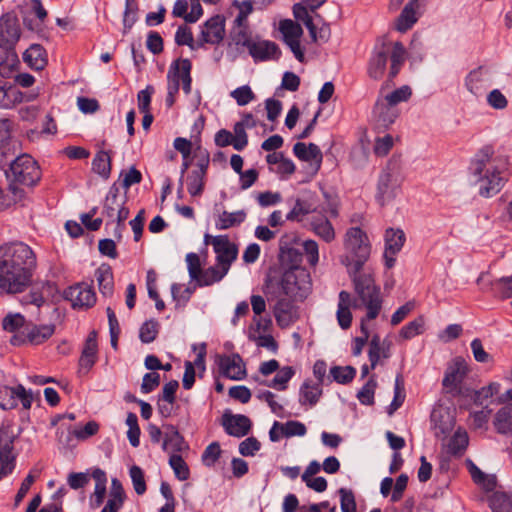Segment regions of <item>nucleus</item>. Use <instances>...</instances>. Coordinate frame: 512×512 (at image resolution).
Here are the masks:
<instances>
[{
    "instance_id": "obj_1",
    "label": "nucleus",
    "mask_w": 512,
    "mask_h": 512,
    "mask_svg": "<svg viewBox=\"0 0 512 512\" xmlns=\"http://www.w3.org/2000/svg\"><path fill=\"white\" fill-rule=\"evenodd\" d=\"M37 259L30 246L21 241L0 246V292L18 294L33 281Z\"/></svg>"
},
{
    "instance_id": "obj_2",
    "label": "nucleus",
    "mask_w": 512,
    "mask_h": 512,
    "mask_svg": "<svg viewBox=\"0 0 512 512\" xmlns=\"http://www.w3.org/2000/svg\"><path fill=\"white\" fill-rule=\"evenodd\" d=\"M494 154L491 145L483 146L471 159L469 167L471 174L477 178L479 194L486 198L499 193L506 182L502 176L506 163Z\"/></svg>"
},
{
    "instance_id": "obj_3",
    "label": "nucleus",
    "mask_w": 512,
    "mask_h": 512,
    "mask_svg": "<svg viewBox=\"0 0 512 512\" xmlns=\"http://www.w3.org/2000/svg\"><path fill=\"white\" fill-rule=\"evenodd\" d=\"M348 275L357 295L354 306L357 307V301H360L367 309L366 319H375L382 308V297L380 287L375 283L373 270L362 268L357 272L348 271Z\"/></svg>"
},
{
    "instance_id": "obj_4",
    "label": "nucleus",
    "mask_w": 512,
    "mask_h": 512,
    "mask_svg": "<svg viewBox=\"0 0 512 512\" xmlns=\"http://www.w3.org/2000/svg\"><path fill=\"white\" fill-rule=\"evenodd\" d=\"M5 175L9 182V191L15 201L24 197L22 186L33 187L41 179L40 167L28 154H22L14 159Z\"/></svg>"
},
{
    "instance_id": "obj_5",
    "label": "nucleus",
    "mask_w": 512,
    "mask_h": 512,
    "mask_svg": "<svg viewBox=\"0 0 512 512\" xmlns=\"http://www.w3.org/2000/svg\"><path fill=\"white\" fill-rule=\"evenodd\" d=\"M346 254L342 256L341 263L348 271L357 272L364 268L371 252L368 237L359 227L347 230L345 237Z\"/></svg>"
},
{
    "instance_id": "obj_6",
    "label": "nucleus",
    "mask_w": 512,
    "mask_h": 512,
    "mask_svg": "<svg viewBox=\"0 0 512 512\" xmlns=\"http://www.w3.org/2000/svg\"><path fill=\"white\" fill-rule=\"evenodd\" d=\"M93 478L95 487L89 496V507L92 510L99 509L107 496V474L101 468H93L87 472H71L67 477V484L71 489L78 490L86 487Z\"/></svg>"
},
{
    "instance_id": "obj_7",
    "label": "nucleus",
    "mask_w": 512,
    "mask_h": 512,
    "mask_svg": "<svg viewBox=\"0 0 512 512\" xmlns=\"http://www.w3.org/2000/svg\"><path fill=\"white\" fill-rule=\"evenodd\" d=\"M326 202L318 206V211L308 218V226L319 238L330 243L335 239V230L328 219L338 216V203L332 199L326 192L324 193Z\"/></svg>"
},
{
    "instance_id": "obj_8",
    "label": "nucleus",
    "mask_w": 512,
    "mask_h": 512,
    "mask_svg": "<svg viewBox=\"0 0 512 512\" xmlns=\"http://www.w3.org/2000/svg\"><path fill=\"white\" fill-rule=\"evenodd\" d=\"M282 293L296 301H303L311 291L309 272L301 267H290L280 281Z\"/></svg>"
},
{
    "instance_id": "obj_9",
    "label": "nucleus",
    "mask_w": 512,
    "mask_h": 512,
    "mask_svg": "<svg viewBox=\"0 0 512 512\" xmlns=\"http://www.w3.org/2000/svg\"><path fill=\"white\" fill-rule=\"evenodd\" d=\"M402 178L397 162L389 161L379 175L376 199L381 205L392 201L400 190Z\"/></svg>"
},
{
    "instance_id": "obj_10",
    "label": "nucleus",
    "mask_w": 512,
    "mask_h": 512,
    "mask_svg": "<svg viewBox=\"0 0 512 512\" xmlns=\"http://www.w3.org/2000/svg\"><path fill=\"white\" fill-rule=\"evenodd\" d=\"M120 188L117 183L112 184L105 198L102 214L111 221L106 222V226L113 223L114 219L118 222L125 221L129 216V209L125 207V198L119 196Z\"/></svg>"
},
{
    "instance_id": "obj_11",
    "label": "nucleus",
    "mask_w": 512,
    "mask_h": 512,
    "mask_svg": "<svg viewBox=\"0 0 512 512\" xmlns=\"http://www.w3.org/2000/svg\"><path fill=\"white\" fill-rule=\"evenodd\" d=\"M21 37L19 19L14 12H7L0 17V47L12 50Z\"/></svg>"
},
{
    "instance_id": "obj_12",
    "label": "nucleus",
    "mask_w": 512,
    "mask_h": 512,
    "mask_svg": "<svg viewBox=\"0 0 512 512\" xmlns=\"http://www.w3.org/2000/svg\"><path fill=\"white\" fill-rule=\"evenodd\" d=\"M65 299L70 301L73 308L88 309L96 303V294L92 285L77 283L64 292Z\"/></svg>"
},
{
    "instance_id": "obj_13",
    "label": "nucleus",
    "mask_w": 512,
    "mask_h": 512,
    "mask_svg": "<svg viewBox=\"0 0 512 512\" xmlns=\"http://www.w3.org/2000/svg\"><path fill=\"white\" fill-rule=\"evenodd\" d=\"M212 245L216 253L217 266L224 273H228L232 262L237 258L238 249L227 236L219 235L212 238Z\"/></svg>"
},
{
    "instance_id": "obj_14",
    "label": "nucleus",
    "mask_w": 512,
    "mask_h": 512,
    "mask_svg": "<svg viewBox=\"0 0 512 512\" xmlns=\"http://www.w3.org/2000/svg\"><path fill=\"white\" fill-rule=\"evenodd\" d=\"M217 364L222 376L232 380H242L246 376V368L242 357L237 354L219 355Z\"/></svg>"
},
{
    "instance_id": "obj_15",
    "label": "nucleus",
    "mask_w": 512,
    "mask_h": 512,
    "mask_svg": "<svg viewBox=\"0 0 512 512\" xmlns=\"http://www.w3.org/2000/svg\"><path fill=\"white\" fill-rule=\"evenodd\" d=\"M224 36L225 19L221 15H215L204 23L198 46H202L204 43L219 44Z\"/></svg>"
},
{
    "instance_id": "obj_16",
    "label": "nucleus",
    "mask_w": 512,
    "mask_h": 512,
    "mask_svg": "<svg viewBox=\"0 0 512 512\" xmlns=\"http://www.w3.org/2000/svg\"><path fill=\"white\" fill-rule=\"evenodd\" d=\"M222 425L228 435L241 438L246 436L252 427L251 420L242 414H228L223 415Z\"/></svg>"
},
{
    "instance_id": "obj_17",
    "label": "nucleus",
    "mask_w": 512,
    "mask_h": 512,
    "mask_svg": "<svg viewBox=\"0 0 512 512\" xmlns=\"http://www.w3.org/2000/svg\"><path fill=\"white\" fill-rule=\"evenodd\" d=\"M248 50L255 61L278 60L281 56L279 46L268 40L254 41Z\"/></svg>"
},
{
    "instance_id": "obj_18",
    "label": "nucleus",
    "mask_w": 512,
    "mask_h": 512,
    "mask_svg": "<svg viewBox=\"0 0 512 512\" xmlns=\"http://www.w3.org/2000/svg\"><path fill=\"white\" fill-rule=\"evenodd\" d=\"M392 343L388 340L381 341L378 334L373 335L369 342L368 357L371 369H375L380 358L388 359L391 356Z\"/></svg>"
},
{
    "instance_id": "obj_19",
    "label": "nucleus",
    "mask_w": 512,
    "mask_h": 512,
    "mask_svg": "<svg viewBox=\"0 0 512 512\" xmlns=\"http://www.w3.org/2000/svg\"><path fill=\"white\" fill-rule=\"evenodd\" d=\"M293 153L299 160L314 164L316 170L320 168L323 155L320 148L316 144L309 143L306 145L303 142H297L293 146Z\"/></svg>"
},
{
    "instance_id": "obj_20",
    "label": "nucleus",
    "mask_w": 512,
    "mask_h": 512,
    "mask_svg": "<svg viewBox=\"0 0 512 512\" xmlns=\"http://www.w3.org/2000/svg\"><path fill=\"white\" fill-rule=\"evenodd\" d=\"M0 393L5 394L10 397V400L6 404H2V408L9 409L16 406L15 398H18L21 401V404L24 409H30L33 401V394L29 390H26L25 387L21 384H18L15 387H5Z\"/></svg>"
},
{
    "instance_id": "obj_21",
    "label": "nucleus",
    "mask_w": 512,
    "mask_h": 512,
    "mask_svg": "<svg viewBox=\"0 0 512 512\" xmlns=\"http://www.w3.org/2000/svg\"><path fill=\"white\" fill-rule=\"evenodd\" d=\"M125 499L126 493L121 481L112 478L107 502L100 512H118L122 508Z\"/></svg>"
},
{
    "instance_id": "obj_22",
    "label": "nucleus",
    "mask_w": 512,
    "mask_h": 512,
    "mask_svg": "<svg viewBox=\"0 0 512 512\" xmlns=\"http://www.w3.org/2000/svg\"><path fill=\"white\" fill-rule=\"evenodd\" d=\"M389 50L383 44L379 50H376L369 60L368 75L374 80H380L386 70Z\"/></svg>"
},
{
    "instance_id": "obj_23",
    "label": "nucleus",
    "mask_w": 512,
    "mask_h": 512,
    "mask_svg": "<svg viewBox=\"0 0 512 512\" xmlns=\"http://www.w3.org/2000/svg\"><path fill=\"white\" fill-rule=\"evenodd\" d=\"M14 443L0 444V480L15 469L17 455L13 452Z\"/></svg>"
},
{
    "instance_id": "obj_24",
    "label": "nucleus",
    "mask_w": 512,
    "mask_h": 512,
    "mask_svg": "<svg viewBox=\"0 0 512 512\" xmlns=\"http://www.w3.org/2000/svg\"><path fill=\"white\" fill-rule=\"evenodd\" d=\"M97 351V332L93 330L88 334L85 341L82 355L79 360L81 368L90 369L95 364Z\"/></svg>"
},
{
    "instance_id": "obj_25",
    "label": "nucleus",
    "mask_w": 512,
    "mask_h": 512,
    "mask_svg": "<svg viewBox=\"0 0 512 512\" xmlns=\"http://www.w3.org/2000/svg\"><path fill=\"white\" fill-rule=\"evenodd\" d=\"M95 277L101 294L105 297L112 296L114 279L111 266L109 264L100 265L95 271Z\"/></svg>"
},
{
    "instance_id": "obj_26",
    "label": "nucleus",
    "mask_w": 512,
    "mask_h": 512,
    "mask_svg": "<svg viewBox=\"0 0 512 512\" xmlns=\"http://www.w3.org/2000/svg\"><path fill=\"white\" fill-rule=\"evenodd\" d=\"M327 0H303L293 5V15L297 21L306 23L308 20H315L310 12H315Z\"/></svg>"
},
{
    "instance_id": "obj_27",
    "label": "nucleus",
    "mask_w": 512,
    "mask_h": 512,
    "mask_svg": "<svg viewBox=\"0 0 512 512\" xmlns=\"http://www.w3.org/2000/svg\"><path fill=\"white\" fill-rule=\"evenodd\" d=\"M23 59L35 70H42L47 65V53L40 44H32L23 53Z\"/></svg>"
},
{
    "instance_id": "obj_28",
    "label": "nucleus",
    "mask_w": 512,
    "mask_h": 512,
    "mask_svg": "<svg viewBox=\"0 0 512 512\" xmlns=\"http://www.w3.org/2000/svg\"><path fill=\"white\" fill-rule=\"evenodd\" d=\"M487 500L492 512H512V492L496 490Z\"/></svg>"
},
{
    "instance_id": "obj_29",
    "label": "nucleus",
    "mask_w": 512,
    "mask_h": 512,
    "mask_svg": "<svg viewBox=\"0 0 512 512\" xmlns=\"http://www.w3.org/2000/svg\"><path fill=\"white\" fill-rule=\"evenodd\" d=\"M351 295L347 291L339 293V302L337 309V320L342 329H348L352 323V314L350 311Z\"/></svg>"
},
{
    "instance_id": "obj_30",
    "label": "nucleus",
    "mask_w": 512,
    "mask_h": 512,
    "mask_svg": "<svg viewBox=\"0 0 512 512\" xmlns=\"http://www.w3.org/2000/svg\"><path fill=\"white\" fill-rule=\"evenodd\" d=\"M315 19L318 22H321V26L317 27V24L315 23V20H308L304 25L309 31L311 40L315 43L317 42H327L331 36V30L329 25L324 22L323 18L319 15H315Z\"/></svg>"
},
{
    "instance_id": "obj_31",
    "label": "nucleus",
    "mask_w": 512,
    "mask_h": 512,
    "mask_svg": "<svg viewBox=\"0 0 512 512\" xmlns=\"http://www.w3.org/2000/svg\"><path fill=\"white\" fill-rule=\"evenodd\" d=\"M172 67L175 72L179 73V83H182V89L186 95L191 92V69L192 64L189 59H178L173 64Z\"/></svg>"
},
{
    "instance_id": "obj_32",
    "label": "nucleus",
    "mask_w": 512,
    "mask_h": 512,
    "mask_svg": "<svg viewBox=\"0 0 512 512\" xmlns=\"http://www.w3.org/2000/svg\"><path fill=\"white\" fill-rule=\"evenodd\" d=\"M417 9L418 7L412 5V3H407L405 5V7L403 8L402 12L400 13L396 20L395 27L399 32L404 33L408 31L417 22Z\"/></svg>"
},
{
    "instance_id": "obj_33",
    "label": "nucleus",
    "mask_w": 512,
    "mask_h": 512,
    "mask_svg": "<svg viewBox=\"0 0 512 512\" xmlns=\"http://www.w3.org/2000/svg\"><path fill=\"white\" fill-rule=\"evenodd\" d=\"M186 448L187 445L179 431L174 426L168 427V431H166L164 436L162 449H171L173 452H175L174 454H177L184 451Z\"/></svg>"
},
{
    "instance_id": "obj_34",
    "label": "nucleus",
    "mask_w": 512,
    "mask_h": 512,
    "mask_svg": "<svg viewBox=\"0 0 512 512\" xmlns=\"http://www.w3.org/2000/svg\"><path fill=\"white\" fill-rule=\"evenodd\" d=\"M405 233L401 229L389 228L385 232V249L388 254L396 255L405 242Z\"/></svg>"
},
{
    "instance_id": "obj_35",
    "label": "nucleus",
    "mask_w": 512,
    "mask_h": 512,
    "mask_svg": "<svg viewBox=\"0 0 512 512\" xmlns=\"http://www.w3.org/2000/svg\"><path fill=\"white\" fill-rule=\"evenodd\" d=\"M494 427L500 434L512 433V404L502 407L495 415Z\"/></svg>"
},
{
    "instance_id": "obj_36",
    "label": "nucleus",
    "mask_w": 512,
    "mask_h": 512,
    "mask_svg": "<svg viewBox=\"0 0 512 512\" xmlns=\"http://www.w3.org/2000/svg\"><path fill=\"white\" fill-rule=\"evenodd\" d=\"M465 374L466 367L461 362H456L454 366L447 370L442 384L449 391H453L462 382Z\"/></svg>"
},
{
    "instance_id": "obj_37",
    "label": "nucleus",
    "mask_w": 512,
    "mask_h": 512,
    "mask_svg": "<svg viewBox=\"0 0 512 512\" xmlns=\"http://www.w3.org/2000/svg\"><path fill=\"white\" fill-rule=\"evenodd\" d=\"M26 338L29 343L39 345L49 339L54 331L55 326L50 325H34L31 328H26Z\"/></svg>"
},
{
    "instance_id": "obj_38",
    "label": "nucleus",
    "mask_w": 512,
    "mask_h": 512,
    "mask_svg": "<svg viewBox=\"0 0 512 512\" xmlns=\"http://www.w3.org/2000/svg\"><path fill=\"white\" fill-rule=\"evenodd\" d=\"M92 171L104 179H108L111 174V156L109 152L100 150L92 160Z\"/></svg>"
},
{
    "instance_id": "obj_39",
    "label": "nucleus",
    "mask_w": 512,
    "mask_h": 512,
    "mask_svg": "<svg viewBox=\"0 0 512 512\" xmlns=\"http://www.w3.org/2000/svg\"><path fill=\"white\" fill-rule=\"evenodd\" d=\"M246 219V212L239 210L235 212L223 211L217 221L216 228L219 230H226L234 226H238L243 223Z\"/></svg>"
},
{
    "instance_id": "obj_40",
    "label": "nucleus",
    "mask_w": 512,
    "mask_h": 512,
    "mask_svg": "<svg viewBox=\"0 0 512 512\" xmlns=\"http://www.w3.org/2000/svg\"><path fill=\"white\" fill-rule=\"evenodd\" d=\"M295 370L291 366L282 367L278 370V373L275 377L270 381H261L260 384L277 389L279 391H284L287 388L288 382L294 376Z\"/></svg>"
},
{
    "instance_id": "obj_41",
    "label": "nucleus",
    "mask_w": 512,
    "mask_h": 512,
    "mask_svg": "<svg viewBox=\"0 0 512 512\" xmlns=\"http://www.w3.org/2000/svg\"><path fill=\"white\" fill-rule=\"evenodd\" d=\"M406 50L401 42H395L390 56L391 65L389 70V79L392 80L399 73L404 61Z\"/></svg>"
},
{
    "instance_id": "obj_42",
    "label": "nucleus",
    "mask_w": 512,
    "mask_h": 512,
    "mask_svg": "<svg viewBox=\"0 0 512 512\" xmlns=\"http://www.w3.org/2000/svg\"><path fill=\"white\" fill-rule=\"evenodd\" d=\"M322 394L321 385H311L309 381H305L300 388L301 404L309 403L311 406L315 405Z\"/></svg>"
},
{
    "instance_id": "obj_43",
    "label": "nucleus",
    "mask_w": 512,
    "mask_h": 512,
    "mask_svg": "<svg viewBox=\"0 0 512 512\" xmlns=\"http://www.w3.org/2000/svg\"><path fill=\"white\" fill-rule=\"evenodd\" d=\"M291 311V300L285 297L279 298L273 309V314L277 323L281 326L287 325L290 320Z\"/></svg>"
},
{
    "instance_id": "obj_44",
    "label": "nucleus",
    "mask_w": 512,
    "mask_h": 512,
    "mask_svg": "<svg viewBox=\"0 0 512 512\" xmlns=\"http://www.w3.org/2000/svg\"><path fill=\"white\" fill-rule=\"evenodd\" d=\"M468 435L465 431L457 430L448 443V453L453 456H460L468 446Z\"/></svg>"
},
{
    "instance_id": "obj_45",
    "label": "nucleus",
    "mask_w": 512,
    "mask_h": 512,
    "mask_svg": "<svg viewBox=\"0 0 512 512\" xmlns=\"http://www.w3.org/2000/svg\"><path fill=\"white\" fill-rule=\"evenodd\" d=\"M279 31L283 35L284 42L290 41L291 39H300L303 35L301 25L291 19L281 20L279 23Z\"/></svg>"
},
{
    "instance_id": "obj_46",
    "label": "nucleus",
    "mask_w": 512,
    "mask_h": 512,
    "mask_svg": "<svg viewBox=\"0 0 512 512\" xmlns=\"http://www.w3.org/2000/svg\"><path fill=\"white\" fill-rule=\"evenodd\" d=\"M318 211L317 207H312L311 204L304 200L297 199L291 211L286 215L289 221H301L302 217L308 214H314Z\"/></svg>"
},
{
    "instance_id": "obj_47",
    "label": "nucleus",
    "mask_w": 512,
    "mask_h": 512,
    "mask_svg": "<svg viewBox=\"0 0 512 512\" xmlns=\"http://www.w3.org/2000/svg\"><path fill=\"white\" fill-rule=\"evenodd\" d=\"M225 275L226 273L216 264L215 266L202 270L198 279L195 281L199 286H209L215 282H219Z\"/></svg>"
},
{
    "instance_id": "obj_48",
    "label": "nucleus",
    "mask_w": 512,
    "mask_h": 512,
    "mask_svg": "<svg viewBox=\"0 0 512 512\" xmlns=\"http://www.w3.org/2000/svg\"><path fill=\"white\" fill-rule=\"evenodd\" d=\"M466 88L473 95H481L485 90L481 67L472 70L465 79Z\"/></svg>"
},
{
    "instance_id": "obj_49",
    "label": "nucleus",
    "mask_w": 512,
    "mask_h": 512,
    "mask_svg": "<svg viewBox=\"0 0 512 512\" xmlns=\"http://www.w3.org/2000/svg\"><path fill=\"white\" fill-rule=\"evenodd\" d=\"M424 325V317L418 316L416 319L401 328L399 336L404 340L412 339L413 337L423 333Z\"/></svg>"
},
{
    "instance_id": "obj_50",
    "label": "nucleus",
    "mask_w": 512,
    "mask_h": 512,
    "mask_svg": "<svg viewBox=\"0 0 512 512\" xmlns=\"http://www.w3.org/2000/svg\"><path fill=\"white\" fill-rule=\"evenodd\" d=\"M205 176L194 170L187 177V190L193 197L200 196L204 190Z\"/></svg>"
},
{
    "instance_id": "obj_51",
    "label": "nucleus",
    "mask_w": 512,
    "mask_h": 512,
    "mask_svg": "<svg viewBox=\"0 0 512 512\" xmlns=\"http://www.w3.org/2000/svg\"><path fill=\"white\" fill-rule=\"evenodd\" d=\"M169 465L174 471L175 476L180 481H185L190 476L189 467L179 454H172L169 458Z\"/></svg>"
},
{
    "instance_id": "obj_52",
    "label": "nucleus",
    "mask_w": 512,
    "mask_h": 512,
    "mask_svg": "<svg viewBox=\"0 0 512 512\" xmlns=\"http://www.w3.org/2000/svg\"><path fill=\"white\" fill-rule=\"evenodd\" d=\"M330 374L334 381L340 384L350 383L355 375L356 369L352 366H334L330 369Z\"/></svg>"
},
{
    "instance_id": "obj_53",
    "label": "nucleus",
    "mask_w": 512,
    "mask_h": 512,
    "mask_svg": "<svg viewBox=\"0 0 512 512\" xmlns=\"http://www.w3.org/2000/svg\"><path fill=\"white\" fill-rule=\"evenodd\" d=\"M376 387L377 382L374 377H371L357 393L359 402L363 405H372Z\"/></svg>"
},
{
    "instance_id": "obj_54",
    "label": "nucleus",
    "mask_w": 512,
    "mask_h": 512,
    "mask_svg": "<svg viewBox=\"0 0 512 512\" xmlns=\"http://www.w3.org/2000/svg\"><path fill=\"white\" fill-rule=\"evenodd\" d=\"M159 324L155 320H148L142 324L139 330V338L143 343L153 342L158 334Z\"/></svg>"
},
{
    "instance_id": "obj_55",
    "label": "nucleus",
    "mask_w": 512,
    "mask_h": 512,
    "mask_svg": "<svg viewBox=\"0 0 512 512\" xmlns=\"http://www.w3.org/2000/svg\"><path fill=\"white\" fill-rule=\"evenodd\" d=\"M340 496L341 512H356L355 495L351 489L340 488L338 490Z\"/></svg>"
},
{
    "instance_id": "obj_56",
    "label": "nucleus",
    "mask_w": 512,
    "mask_h": 512,
    "mask_svg": "<svg viewBox=\"0 0 512 512\" xmlns=\"http://www.w3.org/2000/svg\"><path fill=\"white\" fill-rule=\"evenodd\" d=\"M129 475L135 492L138 495L144 494L147 487L143 470L139 466L133 465L129 470Z\"/></svg>"
},
{
    "instance_id": "obj_57",
    "label": "nucleus",
    "mask_w": 512,
    "mask_h": 512,
    "mask_svg": "<svg viewBox=\"0 0 512 512\" xmlns=\"http://www.w3.org/2000/svg\"><path fill=\"white\" fill-rule=\"evenodd\" d=\"M307 432L306 426L295 420L287 421L281 426V434L284 437L290 438L294 436H304Z\"/></svg>"
},
{
    "instance_id": "obj_58",
    "label": "nucleus",
    "mask_w": 512,
    "mask_h": 512,
    "mask_svg": "<svg viewBox=\"0 0 512 512\" xmlns=\"http://www.w3.org/2000/svg\"><path fill=\"white\" fill-rule=\"evenodd\" d=\"M193 158L196 159L197 167L196 169H194V171L206 175L210 162L209 152L206 149L202 148L201 146H198L193 151Z\"/></svg>"
},
{
    "instance_id": "obj_59",
    "label": "nucleus",
    "mask_w": 512,
    "mask_h": 512,
    "mask_svg": "<svg viewBox=\"0 0 512 512\" xmlns=\"http://www.w3.org/2000/svg\"><path fill=\"white\" fill-rule=\"evenodd\" d=\"M231 97L235 99L239 106H245L255 99V94L248 85H243L233 90Z\"/></svg>"
},
{
    "instance_id": "obj_60",
    "label": "nucleus",
    "mask_w": 512,
    "mask_h": 512,
    "mask_svg": "<svg viewBox=\"0 0 512 512\" xmlns=\"http://www.w3.org/2000/svg\"><path fill=\"white\" fill-rule=\"evenodd\" d=\"M499 383H490L488 386L482 387L474 394V402L478 405H483L484 401L491 398L499 392Z\"/></svg>"
},
{
    "instance_id": "obj_61",
    "label": "nucleus",
    "mask_w": 512,
    "mask_h": 512,
    "mask_svg": "<svg viewBox=\"0 0 512 512\" xmlns=\"http://www.w3.org/2000/svg\"><path fill=\"white\" fill-rule=\"evenodd\" d=\"M221 448L218 442L209 444L202 454V461L206 466H212L219 459Z\"/></svg>"
},
{
    "instance_id": "obj_62",
    "label": "nucleus",
    "mask_w": 512,
    "mask_h": 512,
    "mask_svg": "<svg viewBox=\"0 0 512 512\" xmlns=\"http://www.w3.org/2000/svg\"><path fill=\"white\" fill-rule=\"evenodd\" d=\"M374 114L378 117V122L387 127L394 122L396 114L389 107L376 104L374 108Z\"/></svg>"
},
{
    "instance_id": "obj_63",
    "label": "nucleus",
    "mask_w": 512,
    "mask_h": 512,
    "mask_svg": "<svg viewBox=\"0 0 512 512\" xmlns=\"http://www.w3.org/2000/svg\"><path fill=\"white\" fill-rule=\"evenodd\" d=\"M411 94V88L405 85L388 94L386 96V101L390 106H394L402 101L408 100Z\"/></svg>"
},
{
    "instance_id": "obj_64",
    "label": "nucleus",
    "mask_w": 512,
    "mask_h": 512,
    "mask_svg": "<svg viewBox=\"0 0 512 512\" xmlns=\"http://www.w3.org/2000/svg\"><path fill=\"white\" fill-rule=\"evenodd\" d=\"M261 448V443L255 437H248L239 444V453L242 456H254Z\"/></svg>"
}]
</instances>
